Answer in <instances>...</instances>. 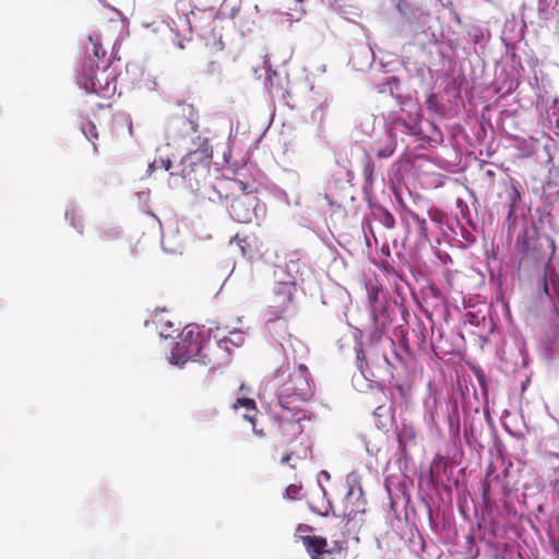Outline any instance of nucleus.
Wrapping results in <instances>:
<instances>
[{
    "instance_id": "nucleus-1",
    "label": "nucleus",
    "mask_w": 559,
    "mask_h": 559,
    "mask_svg": "<svg viewBox=\"0 0 559 559\" xmlns=\"http://www.w3.org/2000/svg\"><path fill=\"white\" fill-rule=\"evenodd\" d=\"M257 192L254 183H245L237 178L216 177L203 192V198L213 203L225 204L233 219L248 224L260 212H265V205L260 202Z\"/></svg>"
},
{
    "instance_id": "nucleus-2",
    "label": "nucleus",
    "mask_w": 559,
    "mask_h": 559,
    "mask_svg": "<svg viewBox=\"0 0 559 559\" xmlns=\"http://www.w3.org/2000/svg\"><path fill=\"white\" fill-rule=\"evenodd\" d=\"M277 438L275 449H283L281 464L311 459L312 444L305 433L304 423L310 420L308 411H280L276 416Z\"/></svg>"
},
{
    "instance_id": "nucleus-3",
    "label": "nucleus",
    "mask_w": 559,
    "mask_h": 559,
    "mask_svg": "<svg viewBox=\"0 0 559 559\" xmlns=\"http://www.w3.org/2000/svg\"><path fill=\"white\" fill-rule=\"evenodd\" d=\"M199 140V147L186 154L180 162L181 170L179 175L187 181L188 186L203 197L206 180L210 177L211 159L213 156V147L207 139Z\"/></svg>"
},
{
    "instance_id": "nucleus-4",
    "label": "nucleus",
    "mask_w": 559,
    "mask_h": 559,
    "mask_svg": "<svg viewBox=\"0 0 559 559\" xmlns=\"http://www.w3.org/2000/svg\"><path fill=\"white\" fill-rule=\"evenodd\" d=\"M314 395V383L308 368L300 364L292 372L287 380L278 388L280 411H305L299 406H292L295 401L307 402Z\"/></svg>"
},
{
    "instance_id": "nucleus-5",
    "label": "nucleus",
    "mask_w": 559,
    "mask_h": 559,
    "mask_svg": "<svg viewBox=\"0 0 559 559\" xmlns=\"http://www.w3.org/2000/svg\"><path fill=\"white\" fill-rule=\"evenodd\" d=\"M521 254L520 264L530 267L548 263L555 253V242L548 236H542L537 228H525L516 239Z\"/></svg>"
},
{
    "instance_id": "nucleus-6",
    "label": "nucleus",
    "mask_w": 559,
    "mask_h": 559,
    "mask_svg": "<svg viewBox=\"0 0 559 559\" xmlns=\"http://www.w3.org/2000/svg\"><path fill=\"white\" fill-rule=\"evenodd\" d=\"M79 83L87 93H95L104 98H108L116 91L114 71L108 66L100 69L91 57L84 59Z\"/></svg>"
},
{
    "instance_id": "nucleus-7",
    "label": "nucleus",
    "mask_w": 559,
    "mask_h": 559,
    "mask_svg": "<svg viewBox=\"0 0 559 559\" xmlns=\"http://www.w3.org/2000/svg\"><path fill=\"white\" fill-rule=\"evenodd\" d=\"M203 336L197 325H187L179 335V341L171 349V362L185 364L188 360L209 362L206 355L202 354Z\"/></svg>"
},
{
    "instance_id": "nucleus-8",
    "label": "nucleus",
    "mask_w": 559,
    "mask_h": 559,
    "mask_svg": "<svg viewBox=\"0 0 559 559\" xmlns=\"http://www.w3.org/2000/svg\"><path fill=\"white\" fill-rule=\"evenodd\" d=\"M538 15L544 22H555V28L559 34V0H539Z\"/></svg>"
},
{
    "instance_id": "nucleus-9",
    "label": "nucleus",
    "mask_w": 559,
    "mask_h": 559,
    "mask_svg": "<svg viewBox=\"0 0 559 559\" xmlns=\"http://www.w3.org/2000/svg\"><path fill=\"white\" fill-rule=\"evenodd\" d=\"M235 241L241 249L243 255L251 258L255 253H259L262 248V242L254 235L240 236L237 234L231 242Z\"/></svg>"
},
{
    "instance_id": "nucleus-10",
    "label": "nucleus",
    "mask_w": 559,
    "mask_h": 559,
    "mask_svg": "<svg viewBox=\"0 0 559 559\" xmlns=\"http://www.w3.org/2000/svg\"><path fill=\"white\" fill-rule=\"evenodd\" d=\"M302 544L310 554L311 559H322V555L328 552V542L322 536H304Z\"/></svg>"
},
{
    "instance_id": "nucleus-11",
    "label": "nucleus",
    "mask_w": 559,
    "mask_h": 559,
    "mask_svg": "<svg viewBox=\"0 0 559 559\" xmlns=\"http://www.w3.org/2000/svg\"><path fill=\"white\" fill-rule=\"evenodd\" d=\"M283 292L278 294L280 301L275 306H270V321L282 319L292 302V292L288 287L284 286Z\"/></svg>"
},
{
    "instance_id": "nucleus-12",
    "label": "nucleus",
    "mask_w": 559,
    "mask_h": 559,
    "mask_svg": "<svg viewBox=\"0 0 559 559\" xmlns=\"http://www.w3.org/2000/svg\"><path fill=\"white\" fill-rule=\"evenodd\" d=\"M245 342V335L240 331H233L227 336L219 338L216 344L217 347L227 354L236 347H240Z\"/></svg>"
},
{
    "instance_id": "nucleus-13",
    "label": "nucleus",
    "mask_w": 559,
    "mask_h": 559,
    "mask_svg": "<svg viewBox=\"0 0 559 559\" xmlns=\"http://www.w3.org/2000/svg\"><path fill=\"white\" fill-rule=\"evenodd\" d=\"M233 407L238 409L240 407L246 409V413L242 415L243 419L248 420L252 426L255 424V417L259 413L255 402L249 397H239L234 403Z\"/></svg>"
},
{
    "instance_id": "nucleus-14",
    "label": "nucleus",
    "mask_w": 559,
    "mask_h": 559,
    "mask_svg": "<svg viewBox=\"0 0 559 559\" xmlns=\"http://www.w3.org/2000/svg\"><path fill=\"white\" fill-rule=\"evenodd\" d=\"M354 496H357L358 506L356 509H353L350 513H364L366 501L364 499L362 488L356 478H354L352 484L349 485V489L346 493V500L350 502Z\"/></svg>"
},
{
    "instance_id": "nucleus-15",
    "label": "nucleus",
    "mask_w": 559,
    "mask_h": 559,
    "mask_svg": "<svg viewBox=\"0 0 559 559\" xmlns=\"http://www.w3.org/2000/svg\"><path fill=\"white\" fill-rule=\"evenodd\" d=\"M305 0H283V8L290 20L299 21L306 13Z\"/></svg>"
},
{
    "instance_id": "nucleus-16",
    "label": "nucleus",
    "mask_w": 559,
    "mask_h": 559,
    "mask_svg": "<svg viewBox=\"0 0 559 559\" xmlns=\"http://www.w3.org/2000/svg\"><path fill=\"white\" fill-rule=\"evenodd\" d=\"M542 287L543 292L548 297L552 298L555 295H559V281L552 271H545L542 280Z\"/></svg>"
},
{
    "instance_id": "nucleus-17",
    "label": "nucleus",
    "mask_w": 559,
    "mask_h": 559,
    "mask_svg": "<svg viewBox=\"0 0 559 559\" xmlns=\"http://www.w3.org/2000/svg\"><path fill=\"white\" fill-rule=\"evenodd\" d=\"M506 192H507L508 206H509L508 215L512 216L514 214L515 206L521 199L520 190L515 183L510 182L507 186Z\"/></svg>"
},
{
    "instance_id": "nucleus-18",
    "label": "nucleus",
    "mask_w": 559,
    "mask_h": 559,
    "mask_svg": "<svg viewBox=\"0 0 559 559\" xmlns=\"http://www.w3.org/2000/svg\"><path fill=\"white\" fill-rule=\"evenodd\" d=\"M373 216L377 221H379L385 228L393 229L395 226L394 216L384 207L378 206L373 211Z\"/></svg>"
},
{
    "instance_id": "nucleus-19",
    "label": "nucleus",
    "mask_w": 559,
    "mask_h": 559,
    "mask_svg": "<svg viewBox=\"0 0 559 559\" xmlns=\"http://www.w3.org/2000/svg\"><path fill=\"white\" fill-rule=\"evenodd\" d=\"M408 217L414 222L415 224V230L417 233V236L421 239H428L427 234V222L425 218H421L417 213L414 211L408 212Z\"/></svg>"
},
{
    "instance_id": "nucleus-20",
    "label": "nucleus",
    "mask_w": 559,
    "mask_h": 559,
    "mask_svg": "<svg viewBox=\"0 0 559 559\" xmlns=\"http://www.w3.org/2000/svg\"><path fill=\"white\" fill-rule=\"evenodd\" d=\"M415 431L412 427H403L397 435L399 445L402 452H405L407 444L415 439Z\"/></svg>"
},
{
    "instance_id": "nucleus-21",
    "label": "nucleus",
    "mask_w": 559,
    "mask_h": 559,
    "mask_svg": "<svg viewBox=\"0 0 559 559\" xmlns=\"http://www.w3.org/2000/svg\"><path fill=\"white\" fill-rule=\"evenodd\" d=\"M88 40L93 46V52L92 55H88L86 58L91 57L95 60L96 63H98L100 60L104 59L106 56V50L103 48L102 44L98 41L97 38H94L93 36H88Z\"/></svg>"
},
{
    "instance_id": "nucleus-22",
    "label": "nucleus",
    "mask_w": 559,
    "mask_h": 559,
    "mask_svg": "<svg viewBox=\"0 0 559 559\" xmlns=\"http://www.w3.org/2000/svg\"><path fill=\"white\" fill-rule=\"evenodd\" d=\"M158 168H164L165 170H169L171 168V160L168 157L155 158L153 162H151L148 164V167H147L148 175H152Z\"/></svg>"
},
{
    "instance_id": "nucleus-23",
    "label": "nucleus",
    "mask_w": 559,
    "mask_h": 559,
    "mask_svg": "<svg viewBox=\"0 0 559 559\" xmlns=\"http://www.w3.org/2000/svg\"><path fill=\"white\" fill-rule=\"evenodd\" d=\"M82 131L83 133L86 135V138L93 142V145H94V150L97 151V145L96 143L94 142L95 140L98 139V134L96 132V127L93 122L88 121V122H85L83 126H82Z\"/></svg>"
},
{
    "instance_id": "nucleus-24",
    "label": "nucleus",
    "mask_w": 559,
    "mask_h": 559,
    "mask_svg": "<svg viewBox=\"0 0 559 559\" xmlns=\"http://www.w3.org/2000/svg\"><path fill=\"white\" fill-rule=\"evenodd\" d=\"M391 2L402 16L407 17L412 14V5L406 0H391Z\"/></svg>"
},
{
    "instance_id": "nucleus-25",
    "label": "nucleus",
    "mask_w": 559,
    "mask_h": 559,
    "mask_svg": "<svg viewBox=\"0 0 559 559\" xmlns=\"http://www.w3.org/2000/svg\"><path fill=\"white\" fill-rule=\"evenodd\" d=\"M395 390L399 392V395L400 397L404 401V402H408L411 400V396H412V388L409 385H404V384H401V383H396L394 385Z\"/></svg>"
},
{
    "instance_id": "nucleus-26",
    "label": "nucleus",
    "mask_w": 559,
    "mask_h": 559,
    "mask_svg": "<svg viewBox=\"0 0 559 559\" xmlns=\"http://www.w3.org/2000/svg\"><path fill=\"white\" fill-rule=\"evenodd\" d=\"M302 490L301 485L292 484L285 490V497L288 499H298Z\"/></svg>"
},
{
    "instance_id": "nucleus-27",
    "label": "nucleus",
    "mask_w": 559,
    "mask_h": 559,
    "mask_svg": "<svg viewBox=\"0 0 559 559\" xmlns=\"http://www.w3.org/2000/svg\"><path fill=\"white\" fill-rule=\"evenodd\" d=\"M427 109L433 112H440V104L436 94L431 93L426 99Z\"/></svg>"
},
{
    "instance_id": "nucleus-28",
    "label": "nucleus",
    "mask_w": 559,
    "mask_h": 559,
    "mask_svg": "<svg viewBox=\"0 0 559 559\" xmlns=\"http://www.w3.org/2000/svg\"><path fill=\"white\" fill-rule=\"evenodd\" d=\"M374 166L368 155L365 156L364 159V176L367 181H371L373 177Z\"/></svg>"
},
{
    "instance_id": "nucleus-29",
    "label": "nucleus",
    "mask_w": 559,
    "mask_h": 559,
    "mask_svg": "<svg viewBox=\"0 0 559 559\" xmlns=\"http://www.w3.org/2000/svg\"><path fill=\"white\" fill-rule=\"evenodd\" d=\"M547 463L554 468L559 471V453L550 452L546 455Z\"/></svg>"
},
{
    "instance_id": "nucleus-30",
    "label": "nucleus",
    "mask_w": 559,
    "mask_h": 559,
    "mask_svg": "<svg viewBox=\"0 0 559 559\" xmlns=\"http://www.w3.org/2000/svg\"><path fill=\"white\" fill-rule=\"evenodd\" d=\"M392 154H393V151L388 150V148L379 150L377 153L379 158H385V157L391 156Z\"/></svg>"
},
{
    "instance_id": "nucleus-31",
    "label": "nucleus",
    "mask_w": 559,
    "mask_h": 559,
    "mask_svg": "<svg viewBox=\"0 0 559 559\" xmlns=\"http://www.w3.org/2000/svg\"><path fill=\"white\" fill-rule=\"evenodd\" d=\"M252 429H253V433L259 437V438H264L265 437V433L263 432L262 429H258L257 426H252Z\"/></svg>"
},
{
    "instance_id": "nucleus-32",
    "label": "nucleus",
    "mask_w": 559,
    "mask_h": 559,
    "mask_svg": "<svg viewBox=\"0 0 559 559\" xmlns=\"http://www.w3.org/2000/svg\"><path fill=\"white\" fill-rule=\"evenodd\" d=\"M185 121L188 122L190 130L192 132H197L199 126L195 121H193V120H185Z\"/></svg>"
},
{
    "instance_id": "nucleus-33",
    "label": "nucleus",
    "mask_w": 559,
    "mask_h": 559,
    "mask_svg": "<svg viewBox=\"0 0 559 559\" xmlns=\"http://www.w3.org/2000/svg\"><path fill=\"white\" fill-rule=\"evenodd\" d=\"M369 299L372 302L377 300V292L373 288L371 289V292H369Z\"/></svg>"
},
{
    "instance_id": "nucleus-34",
    "label": "nucleus",
    "mask_w": 559,
    "mask_h": 559,
    "mask_svg": "<svg viewBox=\"0 0 559 559\" xmlns=\"http://www.w3.org/2000/svg\"><path fill=\"white\" fill-rule=\"evenodd\" d=\"M187 2H189V0H178L177 4L185 5Z\"/></svg>"
},
{
    "instance_id": "nucleus-35",
    "label": "nucleus",
    "mask_w": 559,
    "mask_h": 559,
    "mask_svg": "<svg viewBox=\"0 0 559 559\" xmlns=\"http://www.w3.org/2000/svg\"><path fill=\"white\" fill-rule=\"evenodd\" d=\"M281 373L284 374V371L282 372L281 369H277L276 373H275V378H280Z\"/></svg>"
},
{
    "instance_id": "nucleus-36",
    "label": "nucleus",
    "mask_w": 559,
    "mask_h": 559,
    "mask_svg": "<svg viewBox=\"0 0 559 559\" xmlns=\"http://www.w3.org/2000/svg\"><path fill=\"white\" fill-rule=\"evenodd\" d=\"M72 226H74L75 228L79 229L80 233H82V229L80 228V226H76V224L74 222L72 223Z\"/></svg>"
},
{
    "instance_id": "nucleus-37",
    "label": "nucleus",
    "mask_w": 559,
    "mask_h": 559,
    "mask_svg": "<svg viewBox=\"0 0 559 559\" xmlns=\"http://www.w3.org/2000/svg\"><path fill=\"white\" fill-rule=\"evenodd\" d=\"M129 130H130V132H132V123H130Z\"/></svg>"
}]
</instances>
